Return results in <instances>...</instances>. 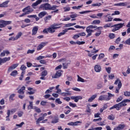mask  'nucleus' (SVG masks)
I'll use <instances>...</instances> for the list:
<instances>
[{
	"instance_id": "f257e3e1",
	"label": "nucleus",
	"mask_w": 130,
	"mask_h": 130,
	"mask_svg": "<svg viewBox=\"0 0 130 130\" xmlns=\"http://www.w3.org/2000/svg\"><path fill=\"white\" fill-rule=\"evenodd\" d=\"M112 23H107L104 26V28H113L112 29V32H115V31H118V30H120L122 28L124 25V23H119V24H114L113 25Z\"/></svg>"
},
{
	"instance_id": "f03ea898",
	"label": "nucleus",
	"mask_w": 130,
	"mask_h": 130,
	"mask_svg": "<svg viewBox=\"0 0 130 130\" xmlns=\"http://www.w3.org/2000/svg\"><path fill=\"white\" fill-rule=\"evenodd\" d=\"M50 4L48 3H45L41 4L39 7V10H43V11L49 10Z\"/></svg>"
},
{
	"instance_id": "7ed1b4c3",
	"label": "nucleus",
	"mask_w": 130,
	"mask_h": 130,
	"mask_svg": "<svg viewBox=\"0 0 130 130\" xmlns=\"http://www.w3.org/2000/svg\"><path fill=\"white\" fill-rule=\"evenodd\" d=\"M12 24L11 21L0 20V28H5L7 25Z\"/></svg>"
},
{
	"instance_id": "20e7f679",
	"label": "nucleus",
	"mask_w": 130,
	"mask_h": 130,
	"mask_svg": "<svg viewBox=\"0 0 130 130\" xmlns=\"http://www.w3.org/2000/svg\"><path fill=\"white\" fill-rule=\"evenodd\" d=\"M47 44H48V42L41 43L38 46L37 50L38 51L41 50V49H42V48H43V47H44V46H45V45Z\"/></svg>"
},
{
	"instance_id": "39448f33",
	"label": "nucleus",
	"mask_w": 130,
	"mask_h": 130,
	"mask_svg": "<svg viewBox=\"0 0 130 130\" xmlns=\"http://www.w3.org/2000/svg\"><path fill=\"white\" fill-rule=\"evenodd\" d=\"M19 66V63H16V64H13L11 66H10L8 69V73L9 74V73H11L13 70H15L16 68H17Z\"/></svg>"
},
{
	"instance_id": "423d86ee",
	"label": "nucleus",
	"mask_w": 130,
	"mask_h": 130,
	"mask_svg": "<svg viewBox=\"0 0 130 130\" xmlns=\"http://www.w3.org/2000/svg\"><path fill=\"white\" fill-rule=\"evenodd\" d=\"M61 70H59L56 72L55 75L52 76V79H57V78H60L61 77Z\"/></svg>"
},
{
	"instance_id": "0eeeda50",
	"label": "nucleus",
	"mask_w": 130,
	"mask_h": 130,
	"mask_svg": "<svg viewBox=\"0 0 130 130\" xmlns=\"http://www.w3.org/2000/svg\"><path fill=\"white\" fill-rule=\"evenodd\" d=\"M125 127V125L124 124H119L117 127H115L114 130H122Z\"/></svg>"
},
{
	"instance_id": "6e6552de",
	"label": "nucleus",
	"mask_w": 130,
	"mask_h": 130,
	"mask_svg": "<svg viewBox=\"0 0 130 130\" xmlns=\"http://www.w3.org/2000/svg\"><path fill=\"white\" fill-rule=\"evenodd\" d=\"M115 85H117L118 84V87L119 89H120L121 88V86H122V84L121 83V81L119 80V79H117V80L115 81L114 83Z\"/></svg>"
},
{
	"instance_id": "1a4fd4ad",
	"label": "nucleus",
	"mask_w": 130,
	"mask_h": 130,
	"mask_svg": "<svg viewBox=\"0 0 130 130\" xmlns=\"http://www.w3.org/2000/svg\"><path fill=\"white\" fill-rule=\"evenodd\" d=\"M42 2V0H38L36 3L32 4L31 7H33L34 9H36V7H37L38 5H40Z\"/></svg>"
},
{
	"instance_id": "9d476101",
	"label": "nucleus",
	"mask_w": 130,
	"mask_h": 130,
	"mask_svg": "<svg viewBox=\"0 0 130 130\" xmlns=\"http://www.w3.org/2000/svg\"><path fill=\"white\" fill-rule=\"evenodd\" d=\"M86 32L88 33V35L86 36V38H88L89 36H91L92 35V32H94V30L92 29H91L90 28H88V27H86Z\"/></svg>"
},
{
	"instance_id": "9b49d317",
	"label": "nucleus",
	"mask_w": 130,
	"mask_h": 130,
	"mask_svg": "<svg viewBox=\"0 0 130 130\" xmlns=\"http://www.w3.org/2000/svg\"><path fill=\"white\" fill-rule=\"evenodd\" d=\"M37 32H38V26L34 27L32 29L31 35L32 36L36 35V34H37Z\"/></svg>"
},
{
	"instance_id": "f8f14e48",
	"label": "nucleus",
	"mask_w": 130,
	"mask_h": 130,
	"mask_svg": "<svg viewBox=\"0 0 130 130\" xmlns=\"http://www.w3.org/2000/svg\"><path fill=\"white\" fill-rule=\"evenodd\" d=\"M10 3V1H7L0 4V8H8V4Z\"/></svg>"
},
{
	"instance_id": "ddd939ff",
	"label": "nucleus",
	"mask_w": 130,
	"mask_h": 130,
	"mask_svg": "<svg viewBox=\"0 0 130 130\" xmlns=\"http://www.w3.org/2000/svg\"><path fill=\"white\" fill-rule=\"evenodd\" d=\"M94 71L96 73H100L101 72V66L100 65H95L94 66Z\"/></svg>"
},
{
	"instance_id": "4468645a",
	"label": "nucleus",
	"mask_w": 130,
	"mask_h": 130,
	"mask_svg": "<svg viewBox=\"0 0 130 130\" xmlns=\"http://www.w3.org/2000/svg\"><path fill=\"white\" fill-rule=\"evenodd\" d=\"M26 11H27V12H31V13H32V12H33L34 10L31 9V7H30V6H28L22 10V12H26Z\"/></svg>"
},
{
	"instance_id": "2eb2a0df",
	"label": "nucleus",
	"mask_w": 130,
	"mask_h": 130,
	"mask_svg": "<svg viewBox=\"0 0 130 130\" xmlns=\"http://www.w3.org/2000/svg\"><path fill=\"white\" fill-rule=\"evenodd\" d=\"M46 15H47V12H46V11H43L42 12H40L38 14V16L39 17V18H40L41 19V18H43V17H44V16H46Z\"/></svg>"
},
{
	"instance_id": "dca6fc26",
	"label": "nucleus",
	"mask_w": 130,
	"mask_h": 130,
	"mask_svg": "<svg viewBox=\"0 0 130 130\" xmlns=\"http://www.w3.org/2000/svg\"><path fill=\"white\" fill-rule=\"evenodd\" d=\"M126 5H127V3L124 2V3L115 4L114 6L117 7H125Z\"/></svg>"
},
{
	"instance_id": "f3484780",
	"label": "nucleus",
	"mask_w": 130,
	"mask_h": 130,
	"mask_svg": "<svg viewBox=\"0 0 130 130\" xmlns=\"http://www.w3.org/2000/svg\"><path fill=\"white\" fill-rule=\"evenodd\" d=\"M26 89V87L25 86H22L18 91V93L19 94H24L25 93V89Z\"/></svg>"
},
{
	"instance_id": "a211bd4d",
	"label": "nucleus",
	"mask_w": 130,
	"mask_h": 130,
	"mask_svg": "<svg viewBox=\"0 0 130 130\" xmlns=\"http://www.w3.org/2000/svg\"><path fill=\"white\" fill-rule=\"evenodd\" d=\"M77 81L78 82H81L82 83H85V82H87V80H84V79L82 78L80 76L77 75Z\"/></svg>"
},
{
	"instance_id": "6ab92c4d",
	"label": "nucleus",
	"mask_w": 130,
	"mask_h": 130,
	"mask_svg": "<svg viewBox=\"0 0 130 130\" xmlns=\"http://www.w3.org/2000/svg\"><path fill=\"white\" fill-rule=\"evenodd\" d=\"M52 16L51 15H48L44 18V21L45 23H47L49 20H51Z\"/></svg>"
},
{
	"instance_id": "aec40b11",
	"label": "nucleus",
	"mask_w": 130,
	"mask_h": 130,
	"mask_svg": "<svg viewBox=\"0 0 130 130\" xmlns=\"http://www.w3.org/2000/svg\"><path fill=\"white\" fill-rule=\"evenodd\" d=\"M67 32H68V29H65L63 30L62 32H60L58 34V37H60V36H62V35H64L66 33H67Z\"/></svg>"
},
{
	"instance_id": "412c9836",
	"label": "nucleus",
	"mask_w": 130,
	"mask_h": 130,
	"mask_svg": "<svg viewBox=\"0 0 130 130\" xmlns=\"http://www.w3.org/2000/svg\"><path fill=\"white\" fill-rule=\"evenodd\" d=\"M47 31L48 32H49V33H54V32H55V30L53 29V28H52V26H51L50 27H49L47 28Z\"/></svg>"
},
{
	"instance_id": "4be33fe9",
	"label": "nucleus",
	"mask_w": 130,
	"mask_h": 130,
	"mask_svg": "<svg viewBox=\"0 0 130 130\" xmlns=\"http://www.w3.org/2000/svg\"><path fill=\"white\" fill-rule=\"evenodd\" d=\"M17 75H18V71L17 70H14L12 71L10 74V76H12L13 77L17 76Z\"/></svg>"
},
{
	"instance_id": "5701e85b",
	"label": "nucleus",
	"mask_w": 130,
	"mask_h": 130,
	"mask_svg": "<svg viewBox=\"0 0 130 130\" xmlns=\"http://www.w3.org/2000/svg\"><path fill=\"white\" fill-rule=\"evenodd\" d=\"M101 21L100 20H95L91 23L92 25H97V24H100Z\"/></svg>"
},
{
	"instance_id": "b1692460",
	"label": "nucleus",
	"mask_w": 130,
	"mask_h": 130,
	"mask_svg": "<svg viewBox=\"0 0 130 130\" xmlns=\"http://www.w3.org/2000/svg\"><path fill=\"white\" fill-rule=\"evenodd\" d=\"M47 71L44 70L41 73L42 77H46V76H47Z\"/></svg>"
},
{
	"instance_id": "393cba45",
	"label": "nucleus",
	"mask_w": 130,
	"mask_h": 130,
	"mask_svg": "<svg viewBox=\"0 0 130 130\" xmlns=\"http://www.w3.org/2000/svg\"><path fill=\"white\" fill-rule=\"evenodd\" d=\"M115 118V117H114V116H113V115H109V116L108 117V119H109V120H114Z\"/></svg>"
},
{
	"instance_id": "a878e982",
	"label": "nucleus",
	"mask_w": 130,
	"mask_h": 130,
	"mask_svg": "<svg viewBox=\"0 0 130 130\" xmlns=\"http://www.w3.org/2000/svg\"><path fill=\"white\" fill-rule=\"evenodd\" d=\"M79 15L76 13L73 14H71L70 15V18H71V19H75V18H77V17H78Z\"/></svg>"
},
{
	"instance_id": "bb28decb",
	"label": "nucleus",
	"mask_w": 130,
	"mask_h": 130,
	"mask_svg": "<svg viewBox=\"0 0 130 130\" xmlns=\"http://www.w3.org/2000/svg\"><path fill=\"white\" fill-rule=\"evenodd\" d=\"M3 59V62L5 63V62H7V61H9L11 59V57H5L4 58H2Z\"/></svg>"
},
{
	"instance_id": "cd10ccee",
	"label": "nucleus",
	"mask_w": 130,
	"mask_h": 130,
	"mask_svg": "<svg viewBox=\"0 0 130 130\" xmlns=\"http://www.w3.org/2000/svg\"><path fill=\"white\" fill-rule=\"evenodd\" d=\"M56 8H57V6L54 5V6L51 7V5H50V8H49V10H56Z\"/></svg>"
},
{
	"instance_id": "c85d7f7f",
	"label": "nucleus",
	"mask_w": 130,
	"mask_h": 130,
	"mask_svg": "<svg viewBox=\"0 0 130 130\" xmlns=\"http://www.w3.org/2000/svg\"><path fill=\"white\" fill-rule=\"evenodd\" d=\"M31 13V11H26L25 13H23L22 14L20 15L19 17H24V16H25V15H29Z\"/></svg>"
},
{
	"instance_id": "c756f323",
	"label": "nucleus",
	"mask_w": 130,
	"mask_h": 130,
	"mask_svg": "<svg viewBox=\"0 0 130 130\" xmlns=\"http://www.w3.org/2000/svg\"><path fill=\"white\" fill-rule=\"evenodd\" d=\"M69 106H70V107H72V108H75V107H77V104L73 103H69Z\"/></svg>"
},
{
	"instance_id": "7c9ffc66",
	"label": "nucleus",
	"mask_w": 130,
	"mask_h": 130,
	"mask_svg": "<svg viewBox=\"0 0 130 130\" xmlns=\"http://www.w3.org/2000/svg\"><path fill=\"white\" fill-rule=\"evenodd\" d=\"M76 24V23H68L65 25V27H72V26H75Z\"/></svg>"
},
{
	"instance_id": "2f4dec72",
	"label": "nucleus",
	"mask_w": 130,
	"mask_h": 130,
	"mask_svg": "<svg viewBox=\"0 0 130 130\" xmlns=\"http://www.w3.org/2000/svg\"><path fill=\"white\" fill-rule=\"evenodd\" d=\"M43 119H44L43 118V117H40L38 119V120L36 121L37 124H38V123H39V122H40V121H41V120H43Z\"/></svg>"
},
{
	"instance_id": "473e14b6",
	"label": "nucleus",
	"mask_w": 130,
	"mask_h": 130,
	"mask_svg": "<svg viewBox=\"0 0 130 130\" xmlns=\"http://www.w3.org/2000/svg\"><path fill=\"white\" fill-rule=\"evenodd\" d=\"M28 109H33V102H29V105L28 106Z\"/></svg>"
},
{
	"instance_id": "72a5a7b5",
	"label": "nucleus",
	"mask_w": 130,
	"mask_h": 130,
	"mask_svg": "<svg viewBox=\"0 0 130 130\" xmlns=\"http://www.w3.org/2000/svg\"><path fill=\"white\" fill-rule=\"evenodd\" d=\"M109 37L110 39H114L115 38V35L114 34H110Z\"/></svg>"
},
{
	"instance_id": "f704fd0d",
	"label": "nucleus",
	"mask_w": 130,
	"mask_h": 130,
	"mask_svg": "<svg viewBox=\"0 0 130 130\" xmlns=\"http://www.w3.org/2000/svg\"><path fill=\"white\" fill-rule=\"evenodd\" d=\"M52 123H57L58 122V119L57 118H55L51 121Z\"/></svg>"
},
{
	"instance_id": "c9c22d12",
	"label": "nucleus",
	"mask_w": 130,
	"mask_h": 130,
	"mask_svg": "<svg viewBox=\"0 0 130 130\" xmlns=\"http://www.w3.org/2000/svg\"><path fill=\"white\" fill-rule=\"evenodd\" d=\"M124 95L126 96V97H130V91L124 92Z\"/></svg>"
},
{
	"instance_id": "e433bc0d",
	"label": "nucleus",
	"mask_w": 130,
	"mask_h": 130,
	"mask_svg": "<svg viewBox=\"0 0 130 130\" xmlns=\"http://www.w3.org/2000/svg\"><path fill=\"white\" fill-rule=\"evenodd\" d=\"M21 36H22V32H18L17 35L16 36L15 39H16V40H17V39H19V38H20Z\"/></svg>"
},
{
	"instance_id": "4c0bfd02",
	"label": "nucleus",
	"mask_w": 130,
	"mask_h": 130,
	"mask_svg": "<svg viewBox=\"0 0 130 130\" xmlns=\"http://www.w3.org/2000/svg\"><path fill=\"white\" fill-rule=\"evenodd\" d=\"M34 52H35V50H28L27 51V54H29V53L32 54V53H34Z\"/></svg>"
},
{
	"instance_id": "58836bf2",
	"label": "nucleus",
	"mask_w": 130,
	"mask_h": 130,
	"mask_svg": "<svg viewBox=\"0 0 130 130\" xmlns=\"http://www.w3.org/2000/svg\"><path fill=\"white\" fill-rule=\"evenodd\" d=\"M23 124H25V123L24 122H22L20 124H16V126H18V127H22Z\"/></svg>"
},
{
	"instance_id": "ea45409f",
	"label": "nucleus",
	"mask_w": 130,
	"mask_h": 130,
	"mask_svg": "<svg viewBox=\"0 0 130 130\" xmlns=\"http://www.w3.org/2000/svg\"><path fill=\"white\" fill-rule=\"evenodd\" d=\"M87 28H88V29H95V28H97V26L96 25H89L87 27Z\"/></svg>"
},
{
	"instance_id": "a19ab883",
	"label": "nucleus",
	"mask_w": 130,
	"mask_h": 130,
	"mask_svg": "<svg viewBox=\"0 0 130 130\" xmlns=\"http://www.w3.org/2000/svg\"><path fill=\"white\" fill-rule=\"evenodd\" d=\"M31 18H34L35 19H36V21H39L40 19L39 17H37V15H31Z\"/></svg>"
},
{
	"instance_id": "79ce46f5",
	"label": "nucleus",
	"mask_w": 130,
	"mask_h": 130,
	"mask_svg": "<svg viewBox=\"0 0 130 130\" xmlns=\"http://www.w3.org/2000/svg\"><path fill=\"white\" fill-rule=\"evenodd\" d=\"M106 71L107 72L108 74H110L111 72V68L110 67L106 68Z\"/></svg>"
},
{
	"instance_id": "37998d69",
	"label": "nucleus",
	"mask_w": 130,
	"mask_h": 130,
	"mask_svg": "<svg viewBox=\"0 0 130 130\" xmlns=\"http://www.w3.org/2000/svg\"><path fill=\"white\" fill-rule=\"evenodd\" d=\"M104 56H105V55H104V54L103 53H101L100 55H99V57L98 58V59H101L102 58H103V57H104Z\"/></svg>"
},
{
	"instance_id": "c03bdc74",
	"label": "nucleus",
	"mask_w": 130,
	"mask_h": 130,
	"mask_svg": "<svg viewBox=\"0 0 130 130\" xmlns=\"http://www.w3.org/2000/svg\"><path fill=\"white\" fill-rule=\"evenodd\" d=\"M91 12H92L91 11H82V12H79V14H87V13H91Z\"/></svg>"
},
{
	"instance_id": "a18cd8bd",
	"label": "nucleus",
	"mask_w": 130,
	"mask_h": 130,
	"mask_svg": "<svg viewBox=\"0 0 130 130\" xmlns=\"http://www.w3.org/2000/svg\"><path fill=\"white\" fill-rule=\"evenodd\" d=\"M101 3H96V4H93L92 5V7H100L101 6Z\"/></svg>"
},
{
	"instance_id": "49530a36",
	"label": "nucleus",
	"mask_w": 130,
	"mask_h": 130,
	"mask_svg": "<svg viewBox=\"0 0 130 130\" xmlns=\"http://www.w3.org/2000/svg\"><path fill=\"white\" fill-rule=\"evenodd\" d=\"M51 26H52V29H53V30H56L60 28V26H55L54 25H51Z\"/></svg>"
},
{
	"instance_id": "de8ad7c7",
	"label": "nucleus",
	"mask_w": 130,
	"mask_h": 130,
	"mask_svg": "<svg viewBox=\"0 0 130 130\" xmlns=\"http://www.w3.org/2000/svg\"><path fill=\"white\" fill-rule=\"evenodd\" d=\"M81 123H82L81 121H77L74 122V125H80Z\"/></svg>"
},
{
	"instance_id": "09e8293b",
	"label": "nucleus",
	"mask_w": 130,
	"mask_h": 130,
	"mask_svg": "<svg viewBox=\"0 0 130 130\" xmlns=\"http://www.w3.org/2000/svg\"><path fill=\"white\" fill-rule=\"evenodd\" d=\"M45 57L40 55L39 57H37V60H40L41 59H43V58H44Z\"/></svg>"
},
{
	"instance_id": "8fccbe9b",
	"label": "nucleus",
	"mask_w": 130,
	"mask_h": 130,
	"mask_svg": "<svg viewBox=\"0 0 130 130\" xmlns=\"http://www.w3.org/2000/svg\"><path fill=\"white\" fill-rule=\"evenodd\" d=\"M56 103H57L58 104H61L62 102L60 101V99H56L55 100Z\"/></svg>"
},
{
	"instance_id": "3c124183",
	"label": "nucleus",
	"mask_w": 130,
	"mask_h": 130,
	"mask_svg": "<svg viewBox=\"0 0 130 130\" xmlns=\"http://www.w3.org/2000/svg\"><path fill=\"white\" fill-rule=\"evenodd\" d=\"M26 69H27V68L26 67V66L24 65H22L20 67V70H21V71H25Z\"/></svg>"
},
{
	"instance_id": "603ef678",
	"label": "nucleus",
	"mask_w": 130,
	"mask_h": 130,
	"mask_svg": "<svg viewBox=\"0 0 130 130\" xmlns=\"http://www.w3.org/2000/svg\"><path fill=\"white\" fill-rule=\"evenodd\" d=\"M120 12H119V11H115L114 12V13L112 14V16H114V15H120Z\"/></svg>"
},
{
	"instance_id": "864d4df0",
	"label": "nucleus",
	"mask_w": 130,
	"mask_h": 130,
	"mask_svg": "<svg viewBox=\"0 0 130 130\" xmlns=\"http://www.w3.org/2000/svg\"><path fill=\"white\" fill-rule=\"evenodd\" d=\"M63 69H68V65L69 64V63L66 62V63H63Z\"/></svg>"
},
{
	"instance_id": "5fc2aeb1",
	"label": "nucleus",
	"mask_w": 130,
	"mask_h": 130,
	"mask_svg": "<svg viewBox=\"0 0 130 130\" xmlns=\"http://www.w3.org/2000/svg\"><path fill=\"white\" fill-rule=\"evenodd\" d=\"M23 113H24L23 112L21 111V112H18L17 114L19 117H21V116H23Z\"/></svg>"
},
{
	"instance_id": "6e6d98bb",
	"label": "nucleus",
	"mask_w": 130,
	"mask_h": 130,
	"mask_svg": "<svg viewBox=\"0 0 130 130\" xmlns=\"http://www.w3.org/2000/svg\"><path fill=\"white\" fill-rule=\"evenodd\" d=\"M64 12H69L71 10V8L70 7H64Z\"/></svg>"
},
{
	"instance_id": "4d7b16f0",
	"label": "nucleus",
	"mask_w": 130,
	"mask_h": 130,
	"mask_svg": "<svg viewBox=\"0 0 130 130\" xmlns=\"http://www.w3.org/2000/svg\"><path fill=\"white\" fill-rule=\"evenodd\" d=\"M62 68V66L61 64L59 65L58 66L55 68V71H57V70H60Z\"/></svg>"
},
{
	"instance_id": "13d9d810",
	"label": "nucleus",
	"mask_w": 130,
	"mask_h": 130,
	"mask_svg": "<svg viewBox=\"0 0 130 130\" xmlns=\"http://www.w3.org/2000/svg\"><path fill=\"white\" fill-rule=\"evenodd\" d=\"M108 20H106L105 22H111V21H112V19L113 18H112V17H111V16H109L108 17Z\"/></svg>"
},
{
	"instance_id": "bf43d9fd",
	"label": "nucleus",
	"mask_w": 130,
	"mask_h": 130,
	"mask_svg": "<svg viewBox=\"0 0 130 130\" xmlns=\"http://www.w3.org/2000/svg\"><path fill=\"white\" fill-rule=\"evenodd\" d=\"M120 42V37H118L116 41H115V43L117 44H118L119 42Z\"/></svg>"
},
{
	"instance_id": "052dcab7",
	"label": "nucleus",
	"mask_w": 130,
	"mask_h": 130,
	"mask_svg": "<svg viewBox=\"0 0 130 130\" xmlns=\"http://www.w3.org/2000/svg\"><path fill=\"white\" fill-rule=\"evenodd\" d=\"M72 90H74V91H76L77 92H81V89L77 87L73 88Z\"/></svg>"
},
{
	"instance_id": "680f3d73",
	"label": "nucleus",
	"mask_w": 130,
	"mask_h": 130,
	"mask_svg": "<svg viewBox=\"0 0 130 130\" xmlns=\"http://www.w3.org/2000/svg\"><path fill=\"white\" fill-rule=\"evenodd\" d=\"M125 44H127L128 45H130V38L128 39L126 41H125Z\"/></svg>"
},
{
	"instance_id": "e2e57ef3",
	"label": "nucleus",
	"mask_w": 130,
	"mask_h": 130,
	"mask_svg": "<svg viewBox=\"0 0 130 130\" xmlns=\"http://www.w3.org/2000/svg\"><path fill=\"white\" fill-rule=\"evenodd\" d=\"M51 92H52V90H49V89H47V90L45 91V94H51Z\"/></svg>"
},
{
	"instance_id": "0e129e2a",
	"label": "nucleus",
	"mask_w": 130,
	"mask_h": 130,
	"mask_svg": "<svg viewBox=\"0 0 130 130\" xmlns=\"http://www.w3.org/2000/svg\"><path fill=\"white\" fill-rule=\"evenodd\" d=\"M109 78L111 80H112L114 78V74H111L110 75H109Z\"/></svg>"
},
{
	"instance_id": "69168bd1",
	"label": "nucleus",
	"mask_w": 130,
	"mask_h": 130,
	"mask_svg": "<svg viewBox=\"0 0 130 130\" xmlns=\"http://www.w3.org/2000/svg\"><path fill=\"white\" fill-rule=\"evenodd\" d=\"M40 63H42V64H45L46 63V61L45 60H40Z\"/></svg>"
},
{
	"instance_id": "338daca9",
	"label": "nucleus",
	"mask_w": 130,
	"mask_h": 130,
	"mask_svg": "<svg viewBox=\"0 0 130 130\" xmlns=\"http://www.w3.org/2000/svg\"><path fill=\"white\" fill-rule=\"evenodd\" d=\"M78 35H79V37L80 36H86V33H85L84 32L79 33V34H78Z\"/></svg>"
},
{
	"instance_id": "774afa93",
	"label": "nucleus",
	"mask_w": 130,
	"mask_h": 130,
	"mask_svg": "<svg viewBox=\"0 0 130 130\" xmlns=\"http://www.w3.org/2000/svg\"><path fill=\"white\" fill-rule=\"evenodd\" d=\"M67 80L68 81H73V77L72 76H68L67 77Z\"/></svg>"
}]
</instances>
